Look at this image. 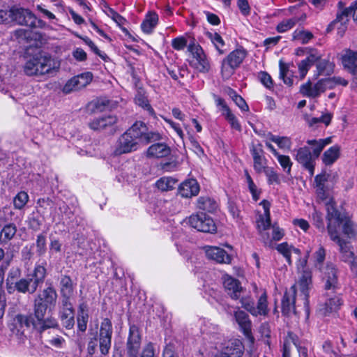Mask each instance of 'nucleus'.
<instances>
[{
    "label": "nucleus",
    "instance_id": "dca6fc26",
    "mask_svg": "<svg viewBox=\"0 0 357 357\" xmlns=\"http://www.w3.org/2000/svg\"><path fill=\"white\" fill-rule=\"evenodd\" d=\"M295 159L309 172L310 176L314 175L315 158L308 146L301 147L296 150Z\"/></svg>",
    "mask_w": 357,
    "mask_h": 357
},
{
    "label": "nucleus",
    "instance_id": "5701e85b",
    "mask_svg": "<svg viewBox=\"0 0 357 357\" xmlns=\"http://www.w3.org/2000/svg\"><path fill=\"white\" fill-rule=\"evenodd\" d=\"M75 284L68 275H62L60 280L61 301H72Z\"/></svg>",
    "mask_w": 357,
    "mask_h": 357
},
{
    "label": "nucleus",
    "instance_id": "4be33fe9",
    "mask_svg": "<svg viewBox=\"0 0 357 357\" xmlns=\"http://www.w3.org/2000/svg\"><path fill=\"white\" fill-rule=\"evenodd\" d=\"M207 258L220 264H229L231 257L225 250L216 246L206 245L204 248Z\"/></svg>",
    "mask_w": 357,
    "mask_h": 357
},
{
    "label": "nucleus",
    "instance_id": "3c124183",
    "mask_svg": "<svg viewBox=\"0 0 357 357\" xmlns=\"http://www.w3.org/2000/svg\"><path fill=\"white\" fill-rule=\"evenodd\" d=\"M81 83L77 77H74L67 82L63 88V92L65 93H69L73 91H77L82 89Z\"/></svg>",
    "mask_w": 357,
    "mask_h": 357
},
{
    "label": "nucleus",
    "instance_id": "09e8293b",
    "mask_svg": "<svg viewBox=\"0 0 357 357\" xmlns=\"http://www.w3.org/2000/svg\"><path fill=\"white\" fill-rule=\"evenodd\" d=\"M269 139L277 144L280 149H290L291 146V139L287 137H279L269 134Z\"/></svg>",
    "mask_w": 357,
    "mask_h": 357
},
{
    "label": "nucleus",
    "instance_id": "864d4df0",
    "mask_svg": "<svg viewBox=\"0 0 357 357\" xmlns=\"http://www.w3.org/2000/svg\"><path fill=\"white\" fill-rule=\"evenodd\" d=\"M292 245H289L287 243H282L278 245L276 249L286 259L288 264H291V255Z\"/></svg>",
    "mask_w": 357,
    "mask_h": 357
},
{
    "label": "nucleus",
    "instance_id": "39448f33",
    "mask_svg": "<svg viewBox=\"0 0 357 357\" xmlns=\"http://www.w3.org/2000/svg\"><path fill=\"white\" fill-rule=\"evenodd\" d=\"M57 301L55 289L50 286L39 293L33 301V312L38 321H42L48 308L54 307Z\"/></svg>",
    "mask_w": 357,
    "mask_h": 357
},
{
    "label": "nucleus",
    "instance_id": "f257e3e1",
    "mask_svg": "<svg viewBox=\"0 0 357 357\" xmlns=\"http://www.w3.org/2000/svg\"><path fill=\"white\" fill-rule=\"evenodd\" d=\"M327 231L331 241L335 243H342L344 241L339 234V228H342V232L348 238H354L357 236V225L348 216L341 213L332 204L327 206Z\"/></svg>",
    "mask_w": 357,
    "mask_h": 357
},
{
    "label": "nucleus",
    "instance_id": "c03bdc74",
    "mask_svg": "<svg viewBox=\"0 0 357 357\" xmlns=\"http://www.w3.org/2000/svg\"><path fill=\"white\" fill-rule=\"evenodd\" d=\"M340 247V251L341 253V259L344 262L351 264V261L353 259H356L354 252L350 250L345 241H342V243H337Z\"/></svg>",
    "mask_w": 357,
    "mask_h": 357
},
{
    "label": "nucleus",
    "instance_id": "79ce46f5",
    "mask_svg": "<svg viewBox=\"0 0 357 357\" xmlns=\"http://www.w3.org/2000/svg\"><path fill=\"white\" fill-rule=\"evenodd\" d=\"M177 181L172 177H162L157 181L155 185L162 191H169L174 188Z\"/></svg>",
    "mask_w": 357,
    "mask_h": 357
},
{
    "label": "nucleus",
    "instance_id": "e2e57ef3",
    "mask_svg": "<svg viewBox=\"0 0 357 357\" xmlns=\"http://www.w3.org/2000/svg\"><path fill=\"white\" fill-rule=\"evenodd\" d=\"M316 194L319 200L326 202V207L328 206V204H332L334 206L333 203L331 201V199L328 197L326 188H316Z\"/></svg>",
    "mask_w": 357,
    "mask_h": 357
},
{
    "label": "nucleus",
    "instance_id": "a211bd4d",
    "mask_svg": "<svg viewBox=\"0 0 357 357\" xmlns=\"http://www.w3.org/2000/svg\"><path fill=\"white\" fill-rule=\"evenodd\" d=\"M222 280L223 286L227 294L234 300L239 299L241 294L243 291L241 282L229 275H225Z\"/></svg>",
    "mask_w": 357,
    "mask_h": 357
},
{
    "label": "nucleus",
    "instance_id": "9d476101",
    "mask_svg": "<svg viewBox=\"0 0 357 357\" xmlns=\"http://www.w3.org/2000/svg\"><path fill=\"white\" fill-rule=\"evenodd\" d=\"M307 257L303 260L301 261L300 264L298 266V269L300 271V277L298 279V284L301 291L303 295L304 306L306 308L307 313H309L308 310V297L309 290L312 285V271L309 267H307Z\"/></svg>",
    "mask_w": 357,
    "mask_h": 357
},
{
    "label": "nucleus",
    "instance_id": "a18cd8bd",
    "mask_svg": "<svg viewBox=\"0 0 357 357\" xmlns=\"http://www.w3.org/2000/svg\"><path fill=\"white\" fill-rule=\"evenodd\" d=\"M60 319L70 318L74 316V308L72 301H61Z\"/></svg>",
    "mask_w": 357,
    "mask_h": 357
},
{
    "label": "nucleus",
    "instance_id": "cd10ccee",
    "mask_svg": "<svg viewBox=\"0 0 357 357\" xmlns=\"http://www.w3.org/2000/svg\"><path fill=\"white\" fill-rule=\"evenodd\" d=\"M170 153V148L164 143L152 144L147 150L148 156L158 158L167 157Z\"/></svg>",
    "mask_w": 357,
    "mask_h": 357
},
{
    "label": "nucleus",
    "instance_id": "774afa93",
    "mask_svg": "<svg viewBox=\"0 0 357 357\" xmlns=\"http://www.w3.org/2000/svg\"><path fill=\"white\" fill-rule=\"evenodd\" d=\"M37 253L43 255L46 251V238L45 235L40 234L37 236L36 239Z\"/></svg>",
    "mask_w": 357,
    "mask_h": 357
},
{
    "label": "nucleus",
    "instance_id": "338daca9",
    "mask_svg": "<svg viewBox=\"0 0 357 357\" xmlns=\"http://www.w3.org/2000/svg\"><path fill=\"white\" fill-rule=\"evenodd\" d=\"M331 118H332L331 114L327 113V114H323L321 117H319V118L318 117L312 118L309 121V124H310V126H312L317 123H323L326 126H328L331 123Z\"/></svg>",
    "mask_w": 357,
    "mask_h": 357
},
{
    "label": "nucleus",
    "instance_id": "6ab92c4d",
    "mask_svg": "<svg viewBox=\"0 0 357 357\" xmlns=\"http://www.w3.org/2000/svg\"><path fill=\"white\" fill-rule=\"evenodd\" d=\"M139 147V146L137 144V142L125 132L119 138L115 149V153L116 155H121L130 153L137 150Z\"/></svg>",
    "mask_w": 357,
    "mask_h": 357
},
{
    "label": "nucleus",
    "instance_id": "4c0bfd02",
    "mask_svg": "<svg viewBox=\"0 0 357 357\" xmlns=\"http://www.w3.org/2000/svg\"><path fill=\"white\" fill-rule=\"evenodd\" d=\"M89 314L86 306L84 304L80 305L77 314V327L82 332H85L87 328Z\"/></svg>",
    "mask_w": 357,
    "mask_h": 357
},
{
    "label": "nucleus",
    "instance_id": "f704fd0d",
    "mask_svg": "<svg viewBox=\"0 0 357 357\" xmlns=\"http://www.w3.org/2000/svg\"><path fill=\"white\" fill-rule=\"evenodd\" d=\"M342 61L343 66L351 70L354 75L355 70H357V52L347 51L342 56Z\"/></svg>",
    "mask_w": 357,
    "mask_h": 357
},
{
    "label": "nucleus",
    "instance_id": "473e14b6",
    "mask_svg": "<svg viewBox=\"0 0 357 357\" xmlns=\"http://www.w3.org/2000/svg\"><path fill=\"white\" fill-rule=\"evenodd\" d=\"M317 73L314 75L315 78L320 75L328 76L334 72L335 64L326 59H321L316 65Z\"/></svg>",
    "mask_w": 357,
    "mask_h": 357
},
{
    "label": "nucleus",
    "instance_id": "ea45409f",
    "mask_svg": "<svg viewBox=\"0 0 357 357\" xmlns=\"http://www.w3.org/2000/svg\"><path fill=\"white\" fill-rule=\"evenodd\" d=\"M206 36L210 39L211 42L213 44L215 48L220 54L225 53L223 47L225 46V41L222 36L217 32H206Z\"/></svg>",
    "mask_w": 357,
    "mask_h": 357
},
{
    "label": "nucleus",
    "instance_id": "f03ea898",
    "mask_svg": "<svg viewBox=\"0 0 357 357\" xmlns=\"http://www.w3.org/2000/svg\"><path fill=\"white\" fill-rule=\"evenodd\" d=\"M113 334V326L112 321L108 318H104L99 328L98 332L89 331V340L87 344L89 355L93 356L98 351V347L102 355L109 354Z\"/></svg>",
    "mask_w": 357,
    "mask_h": 357
},
{
    "label": "nucleus",
    "instance_id": "13d9d810",
    "mask_svg": "<svg viewBox=\"0 0 357 357\" xmlns=\"http://www.w3.org/2000/svg\"><path fill=\"white\" fill-rule=\"evenodd\" d=\"M263 172L266 174L269 185L280 183L279 176L273 168L267 167Z\"/></svg>",
    "mask_w": 357,
    "mask_h": 357
},
{
    "label": "nucleus",
    "instance_id": "ddd939ff",
    "mask_svg": "<svg viewBox=\"0 0 357 357\" xmlns=\"http://www.w3.org/2000/svg\"><path fill=\"white\" fill-rule=\"evenodd\" d=\"M189 225L199 231L215 233L217 230L213 220L204 213L192 214L188 218Z\"/></svg>",
    "mask_w": 357,
    "mask_h": 357
},
{
    "label": "nucleus",
    "instance_id": "1a4fd4ad",
    "mask_svg": "<svg viewBox=\"0 0 357 357\" xmlns=\"http://www.w3.org/2000/svg\"><path fill=\"white\" fill-rule=\"evenodd\" d=\"M11 21L17 24L27 26L31 28H43L45 23L37 19L36 15L28 9L22 8H12L10 9Z\"/></svg>",
    "mask_w": 357,
    "mask_h": 357
},
{
    "label": "nucleus",
    "instance_id": "37998d69",
    "mask_svg": "<svg viewBox=\"0 0 357 357\" xmlns=\"http://www.w3.org/2000/svg\"><path fill=\"white\" fill-rule=\"evenodd\" d=\"M293 40L300 42L301 44H307L314 38L312 32L304 29H296L293 33Z\"/></svg>",
    "mask_w": 357,
    "mask_h": 357
},
{
    "label": "nucleus",
    "instance_id": "c756f323",
    "mask_svg": "<svg viewBox=\"0 0 357 357\" xmlns=\"http://www.w3.org/2000/svg\"><path fill=\"white\" fill-rule=\"evenodd\" d=\"M331 138L327 137L326 139H309L307 141V144L312 148V155L314 158H317L321 154L324 147L331 143Z\"/></svg>",
    "mask_w": 357,
    "mask_h": 357
},
{
    "label": "nucleus",
    "instance_id": "aec40b11",
    "mask_svg": "<svg viewBox=\"0 0 357 357\" xmlns=\"http://www.w3.org/2000/svg\"><path fill=\"white\" fill-rule=\"evenodd\" d=\"M215 101L217 106L219 107V109L222 112V115L229 122L231 128L239 132L241 131V126L238 120L232 113L225 101L221 98H216Z\"/></svg>",
    "mask_w": 357,
    "mask_h": 357
},
{
    "label": "nucleus",
    "instance_id": "58836bf2",
    "mask_svg": "<svg viewBox=\"0 0 357 357\" xmlns=\"http://www.w3.org/2000/svg\"><path fill=\"white\" fill-rule=\"evenodd\" d=\"M280 77L287 85L291 86L293 84V72L289 70V66L287 63L280 61Z\"/></svg>",
    "mask_w": 357,
    "mask_h": 357
},
{
    "label": "nucleus",
    "instance_id": "0eeeda50",
    "mask_svg": "<svg viewBox=\"0 0 357 357\" xmlns=\"http://www.w3.org/2000/svg\"><path fill=\"white\" fill-rule=\"evenodd\" d=\"M126 132L132 137L139 146L158 140L160 138L159 133L149 132L145 123L142 121L135 122Z\"/></svg>",
    "mask_w": 357,
    "mask_h": 357
},
{
    "label": "nucleus",
    "instance_id": "6e6552de",
    "mask_svg": "<svg viewBox=\"0 0 357 357\" xmlns=\"http://www.w3.org/2000/svg\"><path fill=\"white\" fill-rule=\"evenodd\" d=\"M246 51L236 49L229 54L222 61L221 74L225 79H229L246 57Z\"/></svg>",
    "mask_w": 357,
    "mask_h": 357
},
{
    "label": "nucleus",
    "instance_id": "603ef678",
    "mask_svg": "<svg viewBox=\"0 0 357 357\" xmlns=\"http://www.w3.org/2000/svg\"><path fill=\"white\" fill-rule=\"evenodd\" d=\"M36 324L38 325V328L36 329L40 332H43L47 328H55L58 326L57 321L54 318L43 319L42 321H38Z\"/></svg>",
    "mask_w": 357,
    "mask_h": 357
},
{
    "label": "nucleus",
    "instance_id": "f8f14e48",
    "mask_svg": "<svg viewBox=\"0 0 357 357\" xmlns=\"http://www.w3.org/2000/svg\"><path fill=\"white\" fill-rule=\"evenodd\" d=\"M31 325H33L34 328H38V325L31 315L17 314L13 317L8 327L13 334L20 338L24 335L25 331L29 329Z\"/></svg>",
    "mask_w": 357,
    "mask_h": 357
},
{
    "label": "nucleus",
    "instance_id": "5fc2aeb1",
    "mask_svg": "<svg viewBox=\"0 0 357 357\" xmlns=\"http://www.w3.org/2000/svg\"><path fill=\"white\" fill-rule=\"evenodd\" d=\"M326 257V250L323 246H320L318 250L314 253V265L316 267L320 268L323 267V263L325 260Z\"/></svg>",
    "mask_w": 357,
    "mask_h": 357
},
{
    "label": "nucleus",
    "instance_id": "412c9836",
    "mask_svg": "<svg viewBox=\"0 0 357 357\" xmlns=\"http://www.w3.org/2000/svg\"><path fill=\"white\" fill-rule=\"evenodd\" d=\"M296 287L292 286L289 291H286L282 300V312L286 316L291 314H296L295 307L296 302Z\"/></svg>",
    "mask_w": 357,
    "mask_h": 357
},
{
    "label": "nucleus",
    "instance_id": "6e6d98bb",
    "mask_svg": "<svg viewBox=\"0 0 357 357\" xmlns=\"http://www.w3.org/2000/svg\"><path fill=\"white\" fill-rule=\"evenodd\" d=\"M240 303L243 308L248 311L252 315L255 314V301L250 296L240 297Z\"/></svg>",
    "mask_w": 357,
    "mask_h": 357
},
{
    "label": "nucleus",
    "instance_id": "680f3d73",
    "mask_svg": "<svg viewBox=\"0 0 357 357\" xmlns=\"http://www.w3.org/2000/svg\"><path fill=\"white\" fill-rule=\"evenodd\" d=\"M245 175L246 178V181L248 185L249 190L252 195L253 199L257 201L259 199V193L257 192V188L256 185L254 183L250 175L248 172V171L245 172Z\"/></svg>",
    "mask_w": 357,
    "mask_h": 357
},
{
    "label": "nucleus",
    "instance_id": "f3484780",
    "mask_svg": "<svg viewBox=\"0 0 357 357\" xmlns=\"http://www.w3.org/2000/svg\"><path fill=\"white\" fill-rule=\"evenodd\" d=\"M326 79H319L317 83L312 85L310 81L302 84L300 88V92L304 96L315 98L319 97L327 89H328Z\"/></svg>",
    "mask_w": 357,
    "mask_h": 357
},
{
    "label": "nucleus",
    "instance_id": "20e7f679",
    "mask_svg": "<svg viewBox=\"0 0 357 357\" xmlns=\"http://www.w3.org/2000/svg\"><path fill=\"white\" fill-rule=\"evenodd\" d=\"M59 65L50 56L41 53L25 58L23 72L27 76H40L51 73Z\"/></svg>",
    "mask_w": 357,
    "mask_h": 357
},
{
    "label": "nucleus",
    "instance_id": "0e129e2a",
    "mask_svg": "<svg viewBox=\"0 0 357 357\" xmlns=\"http://www.w3.org/2000/svg\"><path fill=\"white\" fill-rule=\"evenodd\" d=\"M326 80L329 81L327 82L328 89H333L337 85L346 86L348 84L347 80L339 76L333 77L331 78H326Z\"/></svg>",
    "mask_w": 357,
    "mask_h": 357
},
{
    "label": "nucleus",
    "instance_id": "423d86ee",
    "mask_svg": "<svg viewBox=\"0 0 357 357\" xmlns=\"http://www.w3.org/2000/svg\"><path fill=\"white\" fill-rule=\"evenodd\" d=\"M46 277V268L40 264L36 265L31 274L26 278H21L15 283L19 293L32 294L36 292L39 285L43 283Z\"/></svg>",
    "mask_w": 357,
    "mask_h": 357
},
{
    "label": "nucleus",
    "instance_id": "69168bd1",
    "mask_svg": "<svg viewBox=\"0 0 357 357\" xmlns=\"http://www.w3.org/2000/svg\"><path fill=\"white\" fill-rule=\"evenodd\" d=\"M343 19L344 23L347 21V11H340L337 13L336 18L328 26L327 32L331 31L339 24V21Z\"/></svg>",
    "mask_w": 357,
    "mask_h": 357
},
{
    "label": "nucleus",
    "instance_id": "7c9ffc66",
    "mask_svg": "<svg viewBox=\"0 0 357 357\" xmlns=\"http://www.w3.org/2000/svg\"><path fill=\"white\" fill-rule=\"evenodd\" d=\"M17 232V226L14 223L5 225L0 231V243L6 244L11 241Z\"/></svg>",
    "mask_w": 357,
    "mask_h": 357
},
{
    "label": "nucleus",
    "instance_id": "4468645a",
    "mask_svg": "<svg viewBox=\"0 0 357 357\" xmlns=\"http://www.w3.org/2000/svg\"><path fill=\"white\" fill-rule=\"evenodd\" d=\"M142 335L138 326L130 325L127 338L125 354L127 357H138L141 349Z\"/></svg>",
    "mask_w": 357,
    "mask_h": 357
},
{
    "label": "nucleus",
    "instance_id": "bf43d9fd",
    "mask_svg": "<svg viewBox=\"0 0 357 357\" xmlns=\"http://www.w3.org/2000/svg\"><path fill=\"white\" fill-rule=\"evenodd\" d=\"M276 158L278 162L283 168L284 171L287 174H289L292 166V162L290 160V158L288 155L281 154L278 155Z\"/></svg>",
    "mask_w": 357,
    "mask_h": 357
},
{
    "label": "nucleus",
    "instance_id": "052dcab7",
    "mask_svg": "<svg viewBox=\"0 0 357 357\" xmlns=\"http://www.w3.org/2000/svg\"><path fill=\"white\" fill-rule=\"evenodd\" d=\"M344 4L342 1L338 3L340 8L342 9L341 11H347L348 16L352 15L354 21H357V0L351 4L348 8H343Z\"/></svg>",
    "mask_w": 357,
    "mask_h": 357
},
{
    "label": "nucleus",
    "instance_id": "9b49d317",
    "mask_svg": "<svg viewBox=\"0 0 357 357\" xmlns=\"http://www.w3.org/2000/svg\"><path fill=\"white\" fill-rule=\"evenodd\" d=\"M188 48L192 54L191 66L200 73L209 72L211 63L202 47L198 44L192 43L190 44Z\"/></svg>",
    "mask_w": 357,
    "mask_h": 357
},
{
    "label": "nucleus",
    "instance_id": "c9c22d12",
    "mask_svg": "<svg viewBox=\"0 0 357 357\" xmlns=\"http://www.w3.org/2000/svg\"><path fill=\"white\" fill-rule=\"evenodd\" d=\"M158 22V16L155 13H151L146 16V18L141 24L143 32L151 33Z\"/></svg>",
    "mask_w": 357,
    "mask_h": 357
},
{
    "label": "nucleus",
    "instance_id": "a878e982",
    "mask_svg": "<svg viewBox=\"0 0 357 357\" xmlns=\"http://www.w3.org/2000/svg\"><path fill=\"white\" fill-rule=\"evenodd\" d=\"M243 354V346L240 341L235 340L223 351L218 352L214 357H241Z\"/></svg>",
    "mask_w": 357,
    "mask_h": 357
},
{
    "label": "nucleus",
    "instance_id": "8fccbe9b",
    "mask_svg": "<svg viewBox=\"0 0 357 357\" xmlns=\"http://www.w3.org/2000/svg\"><path fill=\"white\" fill-rule=\"evenodd\" d=\"M29 201V195L24 191L18 192L13 199L14 207L17 209H22Z\"/></svg>",
    "mask_w": 357,
    "mask_h": 357
},
{
    "label": "nucleus",
    "instance_id": "c85d7f7f",
    "mask_svg": "<svg viewBox=\"0 0 357 357\" xmlns=\"http://www.w3.org/2000/svg\"><path fill=\"white\" fill-rule=\"evenodd\" d=\"M234 317L244 334L249 335L251 333L252 323L248 314L245 312L238 310L234 312Z\"/></svg>",
    "mask_w": 357,
    "mask_h": 357
},
{
    "label": "nucleus",
    "instance_id": "bb28decb",
    "mask_svg": "<svg viewBox=\"0 0 357 357\" xmlns=\"http://www.w3.org/2000/svg\"><path fill=\"white\" fill-rule=\"evenodd\" d=\"M260 204L263 206L264 213V215H260L257 220V228L261 232V231L268 229L271 226L270 203L266 200H263Z\"/></svg>",
    "mask_w": 357,
    "mask_h": 357
},
{
    "label": "nucleus",
    "instance_id": "de8ad7c7",
    "mask_svg": "<svg viewBox=\"0 0 357 357\" xmlns=\"http://www.w3.org/2000/svg\"><path fill=\"white\" fill-rule=\"evenodd\" d=\"M227 93L240 109L245 112H248L249 110V107L245 100L241 96L237 94L234 90L229 89Z\"/></svg>",
    "mask_w": 357,
    "mask_h": 357
},
{
    "label": "nucleus",
    "instance_id": "393cba45",
    "mask_svg": "<svg viewBox=\"0 0 357 357\" xmlns=\"http://www.w3.org/2000/svg\"><path fill=\"white\" fill-rule=\"evenodd\" d=\"M178 192L181 197L189 198L199 193V185L196 180L190 179L179 185Z\"/></svg>",
    "mask_w": 357,
    "mask_h": 357
},
{
    "label": "nucleus",
    "instance_id": "2eb2a0df",
    "mask_svg": "<svg viewBox=\"0 0 357 357\" xmlns=\"http://www.w3.org/2000/svg\"><path fill=\"white\" fill-rule=\"evenodd\" d=\"M322 280L326 290H335L338 284V269L335 264L328 262L325 266L320 268Z\"/></svg>",
    "mask_w": 357,
    "mask_h": 357
},
{
    "label": "nucleus",
    "instance_id": "2f4dec72",
    "mask_svg": "<svg viewBox=\"0 0 357 357\" xmlns=\"http://www.w3.org/2000/svg\"><path fill=\"white\" fill-rule=\"evenodd\" d=\"M342 305V301L338 296H334L331 298H327L320 309L323 314L328 315V314L337 311L340 306Z\"/></svg>",
    "mask_w": 357,
    "mask_h": 357
},
{
    "label": "nucleus",
    "instance_id": "7ed1b4c3",
    "mask_svg": "<svg viewBox=\"0 0 357 357\" xmlns=\"http://www.w3.org/2000/svg\"><path fill=\"white\" fill-rule=\"evenodd\" d=\"M113 334V326L112 321L108 318H104L99 328L98 332L89 331V340L87 344L89 355L93 356L98 351V347L102 355L109 354Z\"/></svg>",
    "mask_w": 357,
    "mask_h": 357
},
{
    "label": "nucleus",
    "instance_id": "b1692460",
    "mask_svg": "<svg viewBox=\"0 0 357 357\" xmlns=\"http://www.w3.org/2000/svg\"><path fill=\"white\" fill-rule=\"evenodd\" d=\"M117 122V117L114 115L101 116L89 123V126L93 130H102L113 126Z\"/></svg>",
    "mask_w": 357,
    "mask_h": 357
},
{
    "label": "nucleus",
    "instance_id": "e433bc0d",
    "mask_svg": "<svg viewBox=\"0 0 357 357\" xmlns=\"http://www.w3.org/2000/svg\"><path fill=\"white\" fill-rule=\"evenodd\" d=\"M197 207L201 210L213 213L218 208V204L214 199L210 197H200L197 199Z\"/></svg>",
    "mask_w": 357,
    "mask_h": 357
},
{
    "label": "nucleus",
    "instance_id": "a19ab883",
    "mask_svg": "<svg viewBox=\"0 0 357 357\" xmlns=\"http://www.w3.org/2000/svg\"><path fill=\"white\" fill-rule=\"evenodd\" d=\"M255 312L252 314L255 317L258 315H266L268 312V302H267V294L264 291L259 296L257 307L255 306Z\"/></svg>",
    "mask_w": 357,
    "mask_h": 357
},
{
    "label": "nucleus",
    "instance_id": "49530a36",
    "mask_svg": "<svg viewBox=\"0 0 357 357\" xmlns=\"http://www.w3.org/2000/svg\"><path fill=\"white\" fill-rule=\"evenodd\" d=\"M299 22V19L297 17H294L290 19H285L280 22L276 27V30L279 33H284L292 29L296 24Z\"/></svg>",
    "mask_w": 357,
    "mask_h": 357
},
{
    "label": "nucleus",
    "instance_id": "72a5a7b5",
    "mask_svg": "<svg viewBox=\"0 0 357 357\" xmlns=\"http://www.w3.org/2000/svg\"><path fill=\"white\" fill-rule=\"evenodd\" d=\"M340 148L335 145L326 150L322 155V161L325 165H333L340 157Z\"/></svg>",
    "mask_w": 357,
    "mask_h": 357
},
{
    "label": "nucleus",
    "instance_id": "4d7b16f0",
    "mask_svg": "<svg viewBox=\"0 0 357 357\" xmlns=\"http://www.w3.org/2000/svg\"><path fill=\"white\" fill-rule=\"evenodd\" d=\"M312 218L313 220V225L321 232L324 231L325 226L321 213L314 209L312 214Z\"/></svg>",
    "mask_w": 357,
    "mask_h": 357
}]
</instances>
